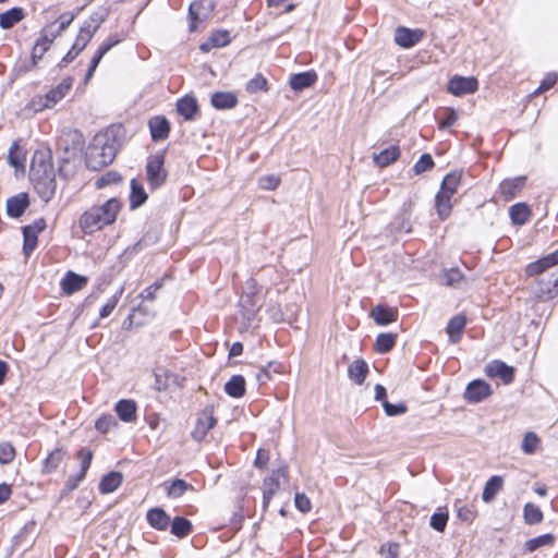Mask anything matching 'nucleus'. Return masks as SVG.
Here are the masks:
<instances>
[{"label": "nucleus", "instance_id": "11", "mask_svg": "<svg viewBox=\"0 0 558 558\" xmlns=\"http://www.w3.org/2000/svg\"><path fill=\"white\" fill-rule=\"evenodd\" d=\"M287 466H280L274 470L270 476L264 481L263 504L265 508L268 507L270 500L280 488V478H287Z\"/></svg>", "mask_w": 558, "mask_h": 558}, {"label": "nucleus", "instance_id": "57", "mask_svg": "<svg viewBox=\"0 0 558 558\" xmlns=\"http://www.w3.org/2000/svg\"><path fill=\"white\" fill-rule=\"evenodd\" d=\"M121 181V175L118 172L109 171L101 175L97 181V187H105L110 184L119 183Z\"/></svg>", "mask_w": 558, "mask_h": 558}, {"label": "nucleus", "instance_id": "61", "mask_svg": "<svg viewBox=\"0 0 558 558\" xmlns=\"http://www.w3.org/2000/svg\"><path fill=\"white\" fill-rule=\"evenodd\" d=\"M558 81L557 73H548L544 80H542L539 86L535 90V93H543L549 90Z\"/></svg>", "mask_w": 558, "mask_h": 558}, {"label": "nucleus", "instance_id": "41", "mask_svg": "<svg viewBox=\"0 0 558 558\" xmlns=\"http://www.w3.org/2000/svg\"><path fill=\"white\" fill-rule=\"evenodd\" d=\"M523 518L526 524L535 525L543 521L544 514L538 506L527 502L523 508Z\"/></svg>", "mask_w": 558, "mask_h": 558}, {"label": "nucleus", "instance_id": "23", "mask_svg": "<svg viewBox=\"0 0 558 558\" xmlns=\"http://www.w3.org/2000/svg\"><path fill=\"white\" fill-rule=\"evenodd\" d=\"M400 156L399 147L390 145L379 153H373V160L379 168H385L395 162Z\"/></svg>", "mask_w": 558, "mask_h": 558}, {"label": "nucleus", "instance_id": "36", "mask_svg": "<svg viewBox=\"0 0 558 558\" xmlns=\"http://www.w3.org/2000/svg\"><path fill=\"white\" fill-rule=\"evenodd\" d=\"M239 305L242 308L243 317L251 322L254 319L259 306L255 302L254 294L245 293L240 298Z\"/></svg>", "mask_w": 558, "mask_h": 558}, {"label": "nucleus", "instance_id": "52", "mask_svg": "<svg viewBox=\"0 0 558 558\" xmlns=\"http://www.w3.org/2000/svg\"><path fill=\"white\" fill-rule=\"evenodd\" d=\"M15 457L14 447L7 441L0 442V463L8 464L13 461Z\"/></svg>", "mask_w": 558, "mask_h": 558}, {"label": "nucleus", "instance_id": "54", "mask_svg": "<svg viewBox=\"0 0 558 558\" xmlns=\"http://www.w3.org/2000/svg\"><path fill=\"white\" fill-rule=\"evenodd\" d=\"M463 278L464 276L459 268H450L445 270L444 279L448 287H457Z\"/></svg>", "mask_w": 558, "mask_h": 558}, {"label": "nucleus", "instance_id": "37", "mask_svg": "<svg viewBox=\"0 0 558 558\" xmlns=\"http://www.w3.org/2000/svg\"><path fill=\"white\" fill-rule=\"evenodd\" d=\"M25 17L22 8H12L0 14V26L3 29H9Z\"/></svg>", "mask_w": 558, "mask_h": 558}, {"label": "nucleus", "instance_id": "58", "mask_svg": "<svg viewBox=\"0 0 558 558\" xmlns=\"http://www.w3.org/2000/svg\"><path fill=\"white\" fill-rule=\"evenodd\" d=\"M75 15L73 13H64L62 15H60L58 22H59V26L56 31H51L52 32V37H58L59 35H61L66 28L68 26L73 22Z\"/></svg>", "mask_w": 558, "mask_h": 558}, {"label": "nucleus", "instance_id": "47", "mask_svg": "<svg viewBox=\"0 0 558 558\" xmlns=\"http://www.w3.org/2000/svg\"><path fill=\"white\" fill-rule=\"evenodd\" d=\"M539 438L534 432H527L522 440L521 449L525 454H533L538 446Z\"/></svg>", "mask_w": 558, "mask_h": 558}, {"label": "nucleus", "instance_id": "51", "mask_svg": "<svg viewBox=\"0 0 558 558\" xmlns=\"http://www.w3.org/2000/svg\"><path fill=\"white\" fill-rule=\"evenodd\" d=\"M267 89V81L262 74H256L246 84V90L251 94Z\"/></svg>", "mask_w": 558, "mask_h": 558}, {"label": "nucleus", "instance_id": "35", "mask_svg": "<svg viewBox=\"0 0 558 558\" xmlns=\"http://www.w3.org/2000/svg\"><path fill=\"white\" fill-rule=\"evenodd\" d=\"M123 482V475L120 472H110L105 475L99 483L101 494L113 493Z\"/></svg>", "mask_w": 558, "mask_h": 558}, {"label": "nucleus", "instance_id": "49", "mask_svg": "<svg viewBox=\"0 0 558 558\" xmlns=\"http://www.w3.org/2000/svg\"><path fill=\"white\" fill-rule=\"evenodd\" d=\"M23 252L28 257L37 246V234L32 233L29 230L23 229Z\"/></svg>", "mask_w": 558, "mask_h": 558}, {"label": "nucleus", "instance_id": "45", "mask_svg": "<svg viewBox=\"0 0 558 558\" xmlns=\"http://www.w3.org/2000/svg\"><path fill=\"white\" fill-rule=\"evenodd\" d=\"M396 343V335L390 332H384L377 336L375 341V350L378 353L389 352Z\"/></svg>", "mask_w": 558, "mask_h": 558}, {"label": "nucleus", "instance_id": "24", "mask_svg": "<svg viewBox=\"0 0 558 558\" xmlns=\"http://www.w3.org/2000/svg\"><path fill=\"white\" fill-rule=\"evenodd\" d=\"M87 283V278L69 271L61 281V288L66 294L82 290Z\"/></svg>", "mask_w": 558, "mask_h": 558}, {"label": "nucleus", "instance_id": "63", "mask_svg": "<svg viewBox=\"0 0 558 558\" xmlns=\"http://www.w3.org/2000/svg\"><path fill=\"white\" fill-rule=\"evenodd\" d=\"M162 287V279L161 280H157L156 282H154L151 286H149L148 288H146L142 293H141V296L145 300H148V301H154L156 299V292L158 290H160Z\"/></svg>", "mask_w": 558, "mask_h": 558}, {"label": "nucleus", "instance_id": "21", "mask_svg": "<svg viewBox=\"0 0 558 558\" xmlns=\"http://www.w3.org/2000/svg\"><path fill=\"white\" fill-rule=\"evenodd\" d=\"M149 129L154 141H162L168 137L170 124L165 117H154L149 120Z\"/></svg>", "mask_w": 558, "mask_h": 558}, {"label": "nucleus", "instance_id": "14", "mask_svg": "<svg viewBox=\"0 0 558 558\" xmlns=\"http://www.w3.org/2000/svg\"><path fill=\"white\" fill-rule=\"evenodd\" d=\"M535 295L541 301H549L556 298L558 295V277L550 275L548 278L538 279Z\"/></svg>", "mask_w": 558, "mask_h": 558}, {"label": "nucleus", "instance_id": "64", "mask_svg": "<svg viewBox=\"0 0 558 558\" xmlns=\"http://www.w3.org/2000/svg\"><path fill=\"white\" fill-rule=\"evenodd\" d=\"M114 418L111 415L101 416L96 421V428L101 433H107L112 425H114Z\"/></svg>", "mask_w": 558, "mask_h": 558}, {"label": "nucleus", "instance_id": "32", "mask_svg": "<svg viewBox=\"0 0 558 558\" xmlns=\"http://www.w3.org/2000/svg\"><path fill=\"white\" fill-rule=\"evenodd\" d=\"M197 109L196 99L192 96H185L177 102V110L185 120H193Z\"/></svg>", "mask_w": 558, "mask_h": 558}, {"label": "nucleus", "instance_id": "48", "mask_svg": "<svg viewBox=\"0 0 558 558\" xmlns=\"http://www.w3.org/2000/svg\"><path fill=\"white\" fill-rule=\"evenodd\" d=\"M123 288H120L107 302L106 304L100 308L99 317L106 318L108 317L112 311L117 307V304L123 293Z\"/></svg>", "mask_w": 558, "mask_h": 558}, {"label": "nucleus", "instance_id": "20", "mask_svg": "<svg viewBox=\"0 0 558 558\" xmlns=\"http://www.w3.org/2000/svg\"><path fill=\"white\" fill-rule=\"evenodd\" d=\"M368 374V364L362 360H354L348 367L349 378L356 385H363Z\"/></svg>", "mask_w": 558, "mask_h": 558}, {"label": "nucleus", "instance_id": "5", "mask_svg": "<svg viewBox=\"0 0 558 558\" xmlns=\"http://www.w3.org/2000/svg\"><path fill=\"white\" fill-rule=\"evenodd\" d=\"M167 179L165 156L156 154L148 158L146 163V180L151 189L161 186Z\"/></svg>", "mask_w": 558, "mask_h": 558}, {"label": "nucleus", "instance_id": "27", "mask_svg": "<svg viewBox=\"0 0 558 558\" xmlns=\"http://www.w3.org/2000/svg\"><path fill=\"white\" fill-rule=\"evenodd\" d=\"M531 209L525 203H515L509 208L512 225L523 226L531 217Z\"/></svg>", "mask_w": 558, "mask_h": 558}, {"label": "nucleus", "instance_id": "22", "mask_svg": "<svg viewBox=\"0 0 558 558\" xmlns=\"http://www.w3.org/2000/svg\"><path fill=\"white\" fill-rule=\"evenodd\" d=\"M146 519L149 525L158 531H166L170 524V517L161 508L148 510Z\"/></svg>", "mask_w": 558, "mask_h": 558}, {"label": "nucleus", "instance_id": "19", "mask_svg": "<svg viewBox=\"0 0 558 558\" xmlns=\"http://www.w3.org/2000/svg\"><path fill=\"white\" fill-rule=\"evenodd\" d=\"M29 205L28 195L26 193H20L12 196L7 202V213L10 217H21Z\"/></svg>", "mask_w": 558, "mask_h": 558}, {"label": "nucleus", "instance_id": "50", "mask_svg": "<svg viewBox=\"0 0 558 558\" xmlns=\"http://www.w3.org/2000/svg\"><path fill=\"white\" fill-rule=\"evenodd\" d=\"M454 507L457 508V517L459 520L471 523L476 518V511L473 507L466 505L458 506L457 502L454 504Z\"/></svg>", "mask_w": 558, "mask_h": 558}, {"label": "nucleus", "instance_id": "34", "mask_svg": "<svg viewBox=\"0 0 558 558\" xmlns=\"http://www.w3.org/2000/svg\"><path fill=\"white\" fill-rule=\"evenodd\" d=\"M395 41L403 47H412L418 41V33L407 27H398L395 33Z\"/></svg>", "mask_w": 558, "mask_h": 558}, {"label": "nucleus", "instance_id": "16", "mask_svg": "<svg viewBox=\"0 0 558 558\" xmlns=\"http://www.w3.org/2000/svg\"><path fill=\"white\" fill-rule=\"evenodd\" d=\"M466 322L468 319L463 314H458L449 319L446 331L450 343L456 344L460 342Z\"/></svg>", "mask_w": 558, "mask_h": 558}, {"label": "nucleus", "instance_id": "8", "mask_svg": "<svg viewBox=\"0 0 558 558\" xmlns=\"http://www.w3.org/2000/svg\"><path fill=\"white\" fill-rule=\"evenodd\" d=\"M485 375L489 378H499L504 385H510L515 378V368L501 360H493L485 365Z\"/></svg>", "mask_w": 558, "mask_h": 558}, {"label": "nucleus", "instance_id": "9", "mask_svg": "<svg viewBox=\"0 0 558 558\" xmlns=\"http://www.w3.org/2000/svg\"><path fill=\"white\" fill-rule=\"evenodd\" d=\"M478 89V82L474 76L453 75L447 84V92L453 96L473 94Z\"/></svg>", "mask_w": 558, "mask_h": 558}, {"label": "nucleus", "instance_id": "13", "mask_svg": "<svg viewBox=\"0 0 558 558\" xmlns=\"http://www.w3.org/2000/svg\"><path fill=\"white\" fill-rule=\"evenodd\" d=\"M558 265V248L549 254L542 256L526 265L525 274L529 277L539 276L548 268Z\"/></svg>", "mask_w": 558, "mask_h": 558}, {"label": "nucleus", "instance_id": "53", "mask_svg": "<svg viewBox=\"0 0 558 558\" xmlns=\"http://www.w3.org/2000/svg\"><path fill=\"white\" fill-rule=\"evenodd\" d=\"M74 137L76 140H73L72 148H70L66 144H63L62 138L58 142L59 149H63L64 154L66 155L63 158V160H70L72 157H74L76 155L77 150L80 149V146H81L80 135L74 134Z\"/></svg>", "mask_w": 558, "mask_h": 558}, {"label": "nucleus", "instance_id": "30", "mask_svg": "<svg viewBox=\"0 0 558 558\" xmlns=\"http://www.w3.org/2000/svg\"><path fill=\"white\" fill-rule=\"evenodd\" d=\"M238 104L236 96L231 92H217L211 96V105L216 109H231Z\"/></svg>", "mask_w": 558, "mask_h": 558}, {"label": "nucleus", "instance_id": "60", "mask_svg": "<svg viewBox=\"0 0 558 558\" xmlns=\"http://www.w3.org/2000/svg\"><path fill=\"white\" fill-rule=\"evenodd\" d=\"M280 179L274 174L265 175L259 179V186L263 190L272 191L278 187Z\"/></svg>", "mask_w": 558, "mask_h": 558}, {"label": "nucleus", "instance_id": "56", "mask_svg": "<svg viewBox=\"0 0 558 558\" xmlns=\"http://www.w3.org/2000/svg\"><path fill=\"white\" fill-rule=\"evenodd\" d=\"M230 43V35L227 31H217L210 36L213 47H225Z\"/></svg>", "mask_w": 558, "mask_h": 558}, {"label": "nucleus", "instance_id": "39", "mask_svg": "<svg viewBox=\"0 0 558 558\" xmlns=\"http://www.w3.org/2000/svg\"><path fill=\"white\" fill-rule=\"evenodd\" d=\"M556 536L553 533H545L525 542L524 547L529 553H533L541 547L550 546L555 543Z\"/></svg>", "mask_w": 558, "mask_h": 558}, {"label": "nucleus", "instance_id": "12", "mask_svg": "<svg viewBox=\"0 0 558 558\" xmlns=\"http://www.w3.org/2000/svg\"><path fill=\"white\" fill-rule=\"evenodd\" d=\"M77 458L81 463V470L77 475L70 476L65 482V489L69 492L76 489L80 483L85 478L92 463L93 452L87 448H82L77 453Z\"/></svg>", "mask_w": 558, "mask_h": 558}, {"label": "nucleus", "instance_id": "46", "mask_svg": "<svg viewBox=\"0 0 558 558\" xmlns=\"http://www.w3.org/2000/svg\"><path fill=\"white\" fill-rule=\"evenodd\" d=\"M8 162L14 168H23L25 162V155L22 151L17 142H13L8 154Z\"/></svg>", "mask_w": 558, "mask_h": 558}, {"label": "nucleus", "instance_id": "10", "mask_svg": "<svg viewBox=\"0 0 558 558\" xmlns=\"http://www.w3.org/2000/svg\"><path fill=\"white\" fill-rule=\"evenodd\" d=\"M214 9L215 4L211 0H196L192 2L189 8L190 31L195 32L198 24L208 19Z\"/></svg>", "mask_w": 558, "mask_h": 558}, {"label": "nucleus", "instance_id": "31", "mask_svg": "<svg viewBox=\"0 0 558 558\" xmlns=\"http://www.w3.org/2000/svg\"><path fill=\"white\" fill-rule=\"evenodd\" d=\"M504 480L499 475L490 476L485 483L482 499L485 502H490L495 499L497 493L502 488Z\"/></svg>", "mask_w": 558, "mask_h": 558}, {"label": "nucleus", "instance_id": "2", "mask_svg": "<svg viewBox=\"0 0 558 558\" xmlns=\"http://www.w3.org/2000/svg\"><path fill=\"white\" fill-rule=\"evenodd\" d=\"M121 204L117 198H110L101 205L86 210L80 218V227L85 233H93L116 221Z\"/></svg>", "mask_w": 558, "mask_h": 558}, {"label": "nucleus", "instance_id": "59", "mask_svg": "<svg viewBox=\"0 0 558 558\" xmlns=\"http://www.w3.org/2000/svg\"><path fill=\"white\" fill-rule=\"evenodd\" d=\"M383 408L388 416L400 415L407 411V407L403 403L392 404L388 401H384Z\"/></svg>", "mask_w": 558, "mask_h": 558}, {"label": "nucleus", "instance_id": "62", "mask_svg": "<svg viewBox=\"0 0 558 558\" xmlns=\"http://www.w3.org/2000/svg\"><path fill=\"white\" fill-rule=\"evenodd\" d=\"M295 507L301 512H308L311 510V501L310 498L305 494L298 493L294 498Z\"/></svg>", "mask_w": 558, "mask_h": 558}, {"label": "nucleus", "instance_id": "3", "mask_svg": "<svg viewBox=\"0 0 558 558\" xmlns=\"http://www.w3.org/2000/svg\"><path fill=\"white\" fill-rule=\"evenodd\" d=\"M31 180L39 197L49 202L57 189L56 175L50 162L34 160L31 167Z\"/></svg>", "mask_w": 558, "mask_h": 558}, {"label": "nucleus", "instance_id": "29", "mask_svg": "<svg viewBox=\"0 0 558 558\" xmlns=\"http://www.w3.org/2000/svg\"><path fill=\"white\" fill-rule=\"evenodd\" d=\"M317 80L315 72L307 71L291 76L290 86L293 90H302L312 86Z\"/></svg>", "mask_w": 558, "mask_h": 558}, {"label": "nucleus", "instance_id": "18", "mask_svg": "<svg viewBox=\"0 0 558 558\" xmlns=\"http://www.w3.org/2000/svg\"><path fill=\"white\" fill-rule=\"evenodd\" d=\"M526 177L519 175L506 179L500 183V193L506 199L514 198L518 193L523 189Z\"/></svg>", "mask_w": 558, "mask_h": 558}, {"label": "nucleus", "instance_id": "38", "mask_svg": "<svg viewBox=\"0 0 558 558\" xmlns=\"http://www.w3.org/2000/svg\"><path fill=\"white\" fill-rule=\"evenodd\" d=\"M227 395L233 398H240L245 393V379L241 375H234L225 385Z\"/></svg>", "mask_w": 558, "mask_h": 558}, {"label": "nucleus", "instance_id": "15", "mask_svg": "<svg viewBox=\"0 0 558 558\" xmlns=\"http://www.w3.org/2000/svg\"><path fill=\"white\" fill-rule=\"evenodd\" d=\"M217 421L214 417L213 411L209 409H205L203 413L198 416L196 426L192 430V437L196 441H202L207 433L214 428Z\"/></svg>", "mask_w": 558, "mask_h": 558}, {"label": "nucleus", "instance_id": "17", "mask_svg": "<svg viewBox=\"0 0 558 558\" xmlns=\"http://www.w3.org/2000/svg\"><path fill=\"white\" fill-rule=\"evenodd\" d=\"M369 315L377 325L386 326L397 320L398 312L392 307L379 304L372 308Z\"/></svg>", "mask_w": 558, "mask_h": 558}, {"label": "nucleus", "instance_id": "1", "mask_svg": "<svg viewBox=\"0 0 558 558\" xmlns=\"http://www.w3.org/2000/svg\"><path fill=\"white\" fill-rule=\"evenodd\" d=\"M120 144L113 129L94 136L86 153V166L99 170L110 165L119 150Z\"/></svg>", "mask_w": 558, "mask_h": 558}, {"label": "nucleus", "instance_id": "26", "mask_svg": "<svg viewBox=\"0 0 558 558\" xmlns=\"http://www.w3.org/2000/svg\"><path fill=\"white\" fill-rule=\"evenodd\" d=\"M98 27L99 23L92 25L90 22H85L76 36L75 43L73 44V49H77V51L84 50Z\"/></svg>", "mask_w": 558, "mask_h": 558}, {"label": "nucleus", "instance_id": "33", "mask_svg": "<svg viewBox=\"0 0 558 558\" xmlns=\"http://www.w3.org/2000/svg\"><path fill=\"white\" fill-rule=\"evenodd\" d=\"M116 412L120 420L124 422H133L136 418V404L133 400H120L116 404Z\"/></svg>", "mask_w": 558, "mask_h": 558}, {"label": "nucleus", "instance_id": "4", "mask_svg": "<svg viewBox=\"0 0 558 558\" xmlns=\"http://www.w3.org/2000/svg\"><path fill=\"white\" fill-rule=\"evenodd\" d=\"M462 175V170H454L447 173L441 181L440 189L435 196V207L440 220L447 219L451 214V196L458 191Z\"/></svg>", "mask_w": 558, "mask_h": 558}, {"label": "nucleus", "instance_id": "7", "mask_svg": "<svg viewBox=\"0 0 558 558\" xmlns=\"http://www.w3.org/2000/svg\"><path fill=\"white\" fill-rule=\"evenodd\" d=\"M71 87L72 78L65 77L59 85L49 90L45 96L38 97V101H34V104L38 106V110L51 108L68 95Z\"/></svg>", "mask_w": 558, "mask_h": 558}, {"label": "nucleus", "instance_id": "40", "mask_svg": "<svg viewBox=\"0 0 558 558\" xmlns=\"http://www.w3.org/2000/svg\"><path fill=\"white\" fill-rule=\"evenodd\" d=\"M147 199V194L141 183L135 179L131 181L130 204L132 208L142 206Z\"/></svg>", "mask_w": 558, "mask_h": 558}, {"label": "nucleus", "instance_id": "28", "mask_svg": "<svg viewBox=\"0 0 558 558\" xmlns=\"http://www.w3.org/2000/svg\"><path fill=\"white\" fill-rule=\"evenodd\" d=\"M434 117L439 130H447L454 124L458 119V113L453 108L447 107L437 109Z\"/></svg>", "mask_w": 558, "mask_h": 558}, {"label": "nucleus", "instance_id": "43", "mask_svg": "<svg viewBox=\"0 0 558 558\" xmlns=\"http://www.w3.org/2000/svg\"><path fill=\"white\" fill-rule=\"evenodd\" d=\"M192 532V523L183 518L175 517L171 523V533L180 538L187 536Z\"/></svg>", "mask_w": 558, "mask_h": 558}, {"label": "nucleus", "instance_id": "42", "mask_svg": "<svg viewBox=\"0 0 558 558\" xmlns=\"http://www.w3.org/2000/svg\"><path fill=\"white\" fill-rule=\"evenodd\" d=\"M65 457V452L62 449H54L50 454L45 459L43 472L49 474L53 472L60 463L63 461Z\"/></svg>", "mask_w": 558, "mask_h": 558}, {"label": "nucleus", "instance_id": "6", "mask_svg": "<svg viewBox=\"0 0 558 558\" xmlns=\"http://www.w3.org/2000/svg\"><path fill=\"white\" fill-rule=\"evenodd\" d=\"M493 395L492 386L484 379L477 378L471 380L463 392V398L470 404L483 402Z\"/></svg>", "mask_w": 558, "mask_h": 558}, {"label": "nucleus", "instance_id": "44", "mask_svg": "<svg viewBox=\"0 0 558 558\" xmlns=\"http://www.w3.org/2000/svg\"><path fill=\"white\" fill-rule=\"evenodd\" d=\"M449 520V513L447 510L438 509L435 511L429 519V526L436 532L442 533Z\"/></svg>", "mask_w": 558, "mask_h": 558}, {"label": "nucleus", "instance_id": "55", "mask_svg": "<svg viewBox=\"0 0 558 558\" xmlns=\"http://www.w3.org/2000/svg\"><path fill=\"white\" fill-rule=\"evenodd\" d=\"M170 373L162 367L155 371V385L158 390H166L169 386Z\"/></svg>", "mask_w": 558, "mask_h": 558}, {"label": "nucleus", "instance_id": "25", "mask_svg": "<svg viewBox=\"0 0 558 558\" xmlns=\"http://www.w3.org/2000/svg\"><path fill=\"white\" fill-rule=\"evenodd\" d=\"M163 488L170 499H178L186 492L194 490V487L191 484L181 478H177L172 482H165Z\"/></svg>", "mask_w": 558, "mask_h": 558}]
</instances>
